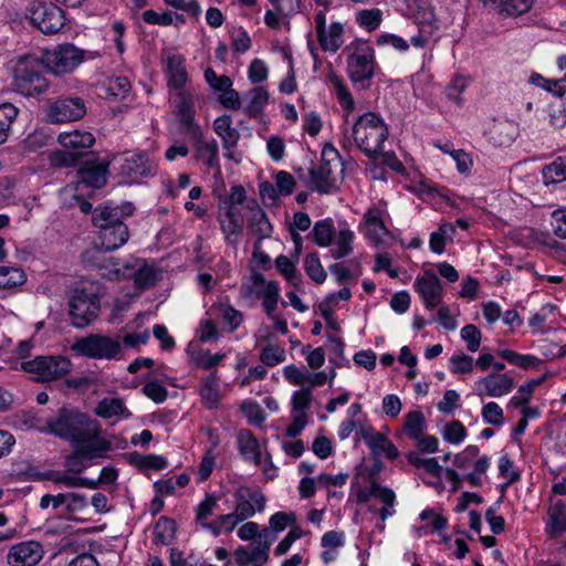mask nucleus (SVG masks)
Here are the masks:
<instances>
[{
    "label": "nucleus",
    "mask_w": 566,
    "mask_h": 566,
    "mask_svg": "<svg viewBox=\"0 0 566 566\" xmlns=\"http://www.w3.org/2000/svg\"><path fill=\"white\" fill-rule=\"evenodd\" d=\"M350 496H353L358 504L368 503L370 500H376L381 504L380 509L369 505L370 513H378L381 524H377L380 531L385 528V521L396 514V494L387 488L377 483L373 474L367 470H359L355 474L350 486Z\"/></svg>",
    "instance_id": "1"
},
{
    "label": "nucleus",
    "mask_w": 566,
    "mask_h": 566,
    "mask_svg": "<svg viewBox=\"0 0 566 566\" xmlns=\"http://www.w3.org/2000/svg\"><path fill=\"white\" fill-rule=\"evenodd\" d=\"M114 165L119 166L123 176L135 179L154 175L156 165L144 154L127 153L113 159Z\"/></svg>",
    "instance_id": "23"
},
{
    "label": "nucleus",
    "mask_w": 566,
    "mask_h": 566,
    "mask_svg": "<svg viewBox=\"0 0 566 566\" xmlns=\"http://www.w3.org/2000/svg\"><path fill=\"white\" fill-rule=\"evenodd\" d=\"M234 507L233 513L241 522L252 517L256 512H262L265 507V496L259 490L250 488H239L233 493Z\"/></svg>",
    "instance_id": "21"
},
{
    "label": "nucleus",
    "mask_w": 566,
    "mask_h": 566,
    "mask_svg": "<svg viewBox=\"0 0 566 566\" xmlns=\"http://www.w3.org/2000/svg\"><path fill=\"white\" fill-rule=\"evenodd\" d=\"M384 19L382 10L378 8L361 9L355 14V21L366 32L376 31Z\"/></svg>",
    "instance_id": "48"
},
{
    "label": "nucleus",
    "mask_w": 566,
    "mask_h": 566,
    "mask_svg": "<svg viewBox=\"0 0 566 566\" xmlns=\"http://www.w3.org/2000/svg\"><path fill=\"white\" fill-rule=\"evenodd\" d=\"M474 367V358L464 353H455L449 359V370L454 375L470 374Z\"/></svg>",
    "instance_id": "62"
},
{
    "label": "nucleus",
    "mask_w": 566,
    "mask_h": 566,
    "mask_svg": "<svg viewBox=\"0 0 566 566\" xmlns=\"http://www.w3.org/2000/svg\"><path fill=\"white\" fill-rule=\"evenodd\" d=\"M499 356L505 359L509 364L522 369H533L538 366L541 359L531 354H521L512 349H500Z\"/></svg>",
    "instance_id": "47"
},
{
    "label": "nucleus",
    "mask_w": 566,
    "mask_h": 566,
    "mask_svg": "<svg viewBox=\"0 0 566 566\" xmlns=\"http://www.w3.org/2000/svg\"><path fill=\"white\" fill-rule=\"evenodd\" d=\"M218 507V497L213 494L207 493L203 500L196 507V521L202 528L207 530L209 518L214 514Z\"/></svg>",
    "instance_id": "51"
},
{
    "label": "nucleus",
    "mask_w": 566,
    "mask_h": 566,
    "mask_svg": "<svg viewBox=\"0 0 566 566\" xmlns=\"http://www.w3.org/2000/svg\"><path fill=\"white\" fill-rule=\"evenodd\" d=\"M413 287L426 310L433 311L442 304L443 286L432 271H424L421 276H418Z\"/></svg>",
    "instance_id": "20"
},
{
    "label": "nucleus",
    "mask_w": 566,
    "mask_h": 566,
    "mask_svg": "<svg viewBox=\"0 0 566 566\" xmlns=\"http://www.w3.org/2000/svg\"><path fill=\"white\" fill-rule=\"evenodd\" d=\"M250 226L252 230L262 239L269 238L273 231L266 213L259 207L252 210L250 218Z\"/></svg>",
    "instance_id": "60"
},
{
    "label": "nucleus",
    "mask_w": 566,
    "mask_h": 566,
    "mask_svg": "<svg viewBox=\"0 0 566 566\" xmlns=\"http://www.w3.org/2000/svg\"><path fill=\"white\" fill-rule=\"evenodd\" d=\"M190 481L187 473H181L177 476L158 480L154 483L155 492L160 496L174 495L178 489L186 488Z\"/></svg>",
    "instance_id": "49"
},
{
    "label": "nucleus",
    "mask_w": 566,
    "mask_h": 566,
    "mask_svg": "<svg viewBox=\"0 0 566 566\" xmlns=\"http://www.w3.org/2000/svg\"><path fill=\"white\" fill-rule=\"evenodd\" d=\"M174 114L176 115L184 133L190 137H200L201 127L195 119V95L188 90L176 91L172 96Z\"/></svg>",
    "instance_id": "17"
},
{
    "label": "nucleus",
    "mask_w": 566,
    "mask_h": 566,
    "mask_svg": "<svg viewBox=\"0 0 566 566\" xmlns=\"http://www.w3.org/2000/svg\"><path fill=\"white\" fill-rule=\"evenodd\" d=\"M294 527L296 525V514L292 511L285 512L280 511L272 514L269 518V526L264 527L261 533L269 532L268 539L271 538V543L276 539V534L282 533L287 527Z\"/></svg>",
    "instance_id": "38"
},
{
    "label": "nucleus",
    "mask_w": 566,
    "mask_h": 566,
    "mask_svg": "<svg viewBox=\"0 0 566 566\" xmlns=\"http://www.w3.org/2000/svg\"><path fill=\"white\" fill-rule=\"evenodd\" d=\"M195 143V156L202 160L209 168L220 170L219 147L216 139L206 140L203 134L200 137H191Z\"/></svg>",
    "instance_id": "34"
},
{
    "label": "nucleus",
    "mask_w": 566,
    "mask_h": 566,
    "mask_svg": "<svg viewBox=\"0 0 566 566\" xmlns=\"http://www.w3.org/2000/svg\"><path fill=\"white\" fill-rule=\"evenodd\" d=\"M71 348L81 356L109 360L119 358L122 344L109 336L91 334L76 339Z\"/></svg>",
    "instance_id": "13"
},
{
    "label": "nucleus",
    "mask_w": 566,
    "mask_h": 566,
    "mask_svg": "<svg viewBox=\"0 0 566 566\" xmlns=\"http://www.w3.org/2000/svg\"><path fill=\"white\" fill-rule=\"evenodd\" d=\"M240 455L247 462H259L261 454L266 450L256 437L248 429H240L235 436Z\"/></svg>",
    "instance_id": "27"
},
{
    "label": "nucleus",
    "mask_w": 566,
    "mask_h": 566,
    "mask_svg": "<svg viewBox=\"0 0 566 566\" xmlns=\"http://www.w3.org/2000/svg\"><path fill=\"white\" fill-rule=\"evenodd\" d=\"M496 12L504 18H518L530 12L535 0H491Z\"/></svg>",
    "instance_id": "36"
},
{
    "label": "nucleus",
    "mask_w": 566,
    "mask_h": 566,
    "mask_svg": "<svg viewBox=\"0 0 566 566\" xmlns=\"http://www.w3.org/2000/svg\"><path fill=\"white\" fill-rule=\"evenodd\" d=\"M471 83V77L464 74H455L446 87V96L457 106H462L464 99L462 94Z\"/></svg>",
    "instance_id": "46"
},
{
    "label": "nucleus",
    "mask_w": 566,
    "mask_h": 566,
    "mask_svg": "<svg viewBox=\"0 0 566 566\" xmlns=\"http://www.w3.org/2000/svg\"><path fill=\"white\" fill-rule=\"evenodd\" d=\"M269 532L260 533V541L254 546H240L234 552L239 566H263L269 560V552L272 545Z\"/></svg>",
    "instance_id": "24"
},
{
    "label": "nucleus",
    "mask_w": 566,
    "mask_h": 566,
    "mask_svg": "<svg viewBox=\"0 0 566 566\" xmlns=\"http://www.w3.org/2000/svg\"><path fill=\"white\" fill-rule=\"evenodd\" d=\"M92 432L83 440H75L74 453L67 459L66 465L73 472H81L84 468L92 464L94 459L104 458L106 452L111 450V442Z\"/></svg>",
    "instance_id": "10"
},
{
    "label": "nucleus",
    "mask_w": 566,
    "mask_h": 566,
    "mask_svg": "<svg viewBox=\"0 0 566 566\" xmlns=\"http://www.w3.org/2000/svg\"><path fill=\"white\" fill-rule=\"evenodd\" d=\"M45 114L51 123L74 122L86 114V105L81 97H62L50 102Z\"/></svg>",
    "instance_id": "18"
},
{
    "label": "nucleus",
    "mask_w": 566,
    "mask_h": 566,
    "mask_svg": "<svg viewBox=\"0 0 566 566\" xmlns=\"http://www.w3.org/2000/svg\"><path fill=\"white\" fill-rule=\"evenodd\" d=\"M419 518L427 522L423 526H415L413 530L418 536L428 535L429 532H441L447 528L448 520L440 513L426 509L419 514Z\"/></svg>",
    "instance_id": "41"
},
{
    "label": "nucleus",
    "mask_w": 566,
    "mask_h": 566,
    "mask_svg": "<svg viewBox=\"0 0 566 566\" xmlns=\"http://www.w3.org/2000/svg\"><path fill=\"white\" fill-rule=\"evenodd\" d=\"M80 180L71 186L102 188L106 184L107 167L104 164L90 165L80 170Z\"/></svg>",
    "instance_id": "35"
},
{
    "label": "nucleus",
    "mask_w": 566,
    "mask_h": 566,
    "mask_svg": "<svg viewBox=\"0 0 566 566\" xmlns=\"http://www.w3.org/2000/svg\"><path fill=\"white\" fill-rule=\"evenodd\" d=\"M18 114L19 109L13 104L3 103L0 105V145L8 140L12 124Z\"/></svg>",
    "instance_id": "50"
},
{
    "label": "nucleus",
    "mask_w": 566,
    "mask_h": 566,
    "mask_svg": "<svg viewBox=\"0 0 566 566\" xmlns=\"http://www.w3.org/2000/svg\"><path fill=\"white\" fill-rule=\"evenodd\" d=\"M50 136L41 129L30 133L22 142L24 153L35 154L42 151L49 144Z\"/></svg>",
    "instance_id": "59"
},
{
    "label": "nucleus",
    "mask_w": 566,
    "mask_h": 566,
    "mask_svg": "<svg viewBox=\"0 0 566 566\" xmlns=\"http://www.w3.org/2000/svg\"><path fill=\"white\" fill-rule=\"evenodd\" d=\"M211 312L220 317L230 332L237 329L243 321V315L229 303H219L211 307Z\"/></svg>",
    "instance_id": "44"
},
{
    "label": "nucleus",
    "mask_w": 566,
    "mask_h": 566,
    "mask_svg": "<svg viewBox=\"0 0 566 566\" xmlns=\"http://www.w3.org/2000/svg\"><path fill=\"white\" fill-rule=\"evenodd\" d=\"M422 470L433 479L426 481L427 484L441 489L443 486V480L446 479L453 484V490L458 488V473L453 469L440 465L436 458H428L423 463Z\"/></svg>",
    "instance_id": "29"
},
{
    "label": "nucleus",
    "mask_w": 566,
    "mask_h": 566,
    "mask_svg": "<svg viewBox=\"0 0 566 566\" xmlns=\"http://www.w3.org/2000/svg\"><path fill=\"white\" fill-rule=\"evenodd\" d=\"M133 212L134 206L130 202L120 206L105 205L95 211L93 221L99 229L101 245L105 251L116 250L127 242L129 233L122 219Z\"/></svg>",
    "instance_id": "2"
},
{
    "label": "nucleus",
    "mask_w": 566,
    "mask_h": 566,
    "mask_svg": "<svg viewBox=\"0 0 566 566\" xmlns=\"http://www.w3.org/2000/svg\"><path fill=\"white\" fill-rule=\"evenodd\" d=\"M42 59L52 73L61 75L73 72L86 57L82 49L66 43L45 50Z\"/></svg>",
    "instance_id": "15"
},
{
    "label": "nucleus",
    "mask_w": 566,
    "mask_h": 566,
    "mask_svg": "<svg viewBox=\"0 0 566 566\" xmlns=\"http://www.w3.org/2000/svg\"><path fill=\"white\" fill-rule=\"evenodd\" d=\"M481 417L486 424L500 427L504 423V411L495 401H489L482 406Z\"/></svg>",
    "instance_id": "63"
},
{
    "label": "nucleus",
    "mask_w": 566,
    "mask_h": 566,
    "mask_svg": "<svg viewBox=\"0 0 566 566\" xmlns=\"http://www.w3.org/2000/svg\"><path fill=\"white\" fill-rule=\"evenodd\" d=\"M329 83L332 91L344 112V116L348 118V116L355 111V101L348 86L342 77L335 74L329 76Z\"/></svg>",
    "instance_id": "37"
},
{
    "label": "nucleus",
    "mask_w": 566,
    "mask_h": 566,
    "mask_svg": "<svg viewBox=\"0 0 566 566\" xmlns=\"http://www.w3.org/2000/svg\"><path fill=\"white\" fill-rule=\"evenodd\" d=\"M57 140L62 147L69 149L74 155L84 153L95 143L94 136L90 132L84 130L61 133L57 137Z\"/></svg>",
    "instance_id": "31"
},
{
    "label": "nucleus",
    "mask_w": 566,
    "mask_h": 566,
    "mask_svg": "<svg viewBox=\"0 0 566 566\" xmlns=\"http://www.w3.org/2000/svg\"><path fill=\"white\" fill-rule=\"evenodd\" d=\"M426 428L427 422L422 411L413 410L405 415L402 430L409 439L419 438Z\"/></svg>",
    "instance_id": "45"
},
{
    "label": "nucleus",
    "mask_w": 566,
    "mask_h": 566,
    "mask_svg": "<svg viewBox=\"0 0 566 566\" xmlns=\"http://www.w3.org/2000/svg\"><path fill=\"white\" fill-rule=\"evenodd\" d=\"M514 388V379L505 373H490L473 385V394L480 399L501 398Z\"/></svg>",
    "instance_id": "19"
},
{
    "label": "nucleus",
    "mask_w": 566,
    "mask_h": 566,
    "mask_svg": "<svg viewBox=\"0 0 566 566\" xmlns=\"http://www.w3.org/2000/svg\"><path fill=\"white\" fill-rule=\"evenodd\" d=\"M441 434L447 442L458 446L467 439L468 431L461 421L452 420L444 424Z\"/></svg>",
    "instance_id": "58"
},
{
    "label": "nucleus",
    "mask_w": 566,
    "mask_h": 566,
    "mask_svg": "<svg viewBox=\"0 0 566 566\" xmlns=\"http://www.w3.org/2000/svg\"><path fill=\"white\" fill-rule=\"evenodd\" d=\"M99 313V298L94 286L77 287L69 301V316L76 328L90 325Z\"/></svg>",
    "instance_id": "9"
},
{
    "label": "nucleus",
    "mask_w": 566,
    "mask_h": 566,
    "mask_svg": "<svg viewBox=\"0 0 566 566\" xmlns=\"http://www.w3.org/2000/svg\"><path fill=\"white\" fill-rule=\"evenodd\" d=\"M96 416L103 419L115 421L126 420L132 417L130 410L126 407L124 399L117 397H105L94 408Z\"/></svg>",
    "instance_id": "28"
},
{
    "label": "nucleus",
    "mask_w": 566,
    "mask_h": 566,
    "mask_svg": "<svg viewBox=\"0 0 566 566\" xmlns=\"http://www.w3.org/2000/svg\"><path fill=\"white\" fill-rule=\"evenodd\" d=\"M245 199V189L240 185L232 186L227 195L219 198L217 219L227 241L237 238L243 229Z\"/></svg>",
    "instance_id": "5"
},
{
    "label": "nucleus",
    "mask_w": 566,
    "mask_h": 566,
    "mask_svg": "<svg viewBox=\"0 0 566 566\" xmlns=\"http://www.w3.org/2000/svg\"><path fill=\"white\" fill-rule=\"evenodd\" d=\"M415 20L420 29H430L431 32L434 33H437L439 29L433 8L428 3H421L418 6L417 11L415 12Z\"/></svg>",
    "instance_id": "55"
},
{
    "label": "nucleus",
    "mask_w": 566,
    "mask_h": 566,
    "mask_svg": "<svg viewBox=\"0 0 566 566\" xmlns=\"http://www.w3.org/2000/svg\"><path fill=\"white\" fill-rule=\"evenodd\" d=\"M199 395L203 405L209 409H214L219 406L221 400L219 379L216 373L202 379Z\"/></svg>",
    "instance_id": "39"
},
{
    "label": "nucleus",
    "mask_w": 566,
    "mask_h": 566,
    "mask_svg": "<svg viewBox=\"0 0 566 566\" xmlns=\"http://www.w3.org/2000/svg\"><path fill=\"white\" fill-rule=\"evenodd\" d=\"M335 227L332 219H323L317 221L313 227V240L322 248H327L332 244V238L335 234Z\"/></svg>",
    "instance_id": "52"
},
{
    "label": "nucleus",
    "mask_w": 566,
    "mask_h": 566,
    "mask_svg": "<svg viewBox=\"0 0 566 566\" xmlns=\"http://www.w3.org/2000/svg\"><path fill=\"white\" fill-rule=\"evenodd\" d=\"M244 99V113L250 117L259 118L264 114L270 102V93L265 86L259 85L248 91Z\"/></svg>",
    "instance_id": "33"
},
{
    "label": "nucleus",
    "mask_w": 566,
    "mask_h": 566,
    "mask_svg": "<svg viewBox=\"0 0 566 566\" xmlns=\"http://www.w3.org/2000/svg\"><path fill=\"white\" fill-rule=\"evenodd\" d=\"M13 84L24 96H38L46 92L49 83L41 74L40 60L33 54H25L14 61Z\"/></svg>",
    "instance_id": "7"
},
{
    "label": "nucleus",
    "mask_w": 566,
    "mask_h": 566,
    "mask_svg": "<svg viewBox=\"0 0 566 566\" xmlns=\"http://www.w3.org/2000/svg\"><path fill=\"white\" fill-rule=\"evenodd\" d=\"M261 293L259 300L262 301L263 311L266 316H272L277 308V304L281 298V286L276 281L265 280V283H261Z\"/></svg>",
    "instance_id": "40"
},
{
    "label": "nucleus",
    "mask_w": 566,
    "mask_h": 566,
    "mask_svg": "<svg viewBox=\"0 0 566 566\" xmlns=\"http://www.w3.org/2000/svg\"><path fill=\"white\" fill-rule=\"evenodd\" d=\"M551 527L554 533L566 532V503L559 501L549 510Z\"/></svg>",
    "instance_id": "64"
},
{
    "label": "nucleus",
    "mask_w": 566,
    "mask_h": 566,
    "mask_svg": "<svg viewBox=\"0 0 566 566\" xmlns=\"http://www.w3.org/2000/svg\"><path fill=\"white\" fill-rule=\"evenodd\" d=\"M354 240L355 232L347 224L340 226L332 238V244H328L332 256L339 260L352 254Z\"/></svg>",
    "instance_id": "32"
},
{
    "label": "nucleus",
    "mask_w": 566,
    "mask_h": 566,
    "mask_svg": "<svg viewBox=\"0 0 566 566\" xmlns=\"http://www.w3.org/2000/svg\"><path fill=\"white\" fill-rule=\"evenodd\" d=\"M27 282V274L18 265L0 266V290H13Z\"/></svg>",
    "instance_id": "43"
},
{
    "label": "nucleus",
    "mask_w": 566,
    "mask_h": 566,
    "mask_svg": "<svg viewBox=\"0 0 566 566\" xmlns=\"http://www.w3.org/2000/svg\"><path fill=\"white\" fill-rule=\"evenodd\" d=\"M45 554L43 545L34 539L22 541L12 545L7 554L9 566H35Z\"/></svg>",
    "instance_id": "22"
},
{
    "label": "nucleus",
    "mask_w": 566,
    "mask_h": 566,
    "mask_svg": "<svg viewBox=\"0 0 566 566\" xmlns=\"http://www.w3.org/2000/svg\"><path fill=\"white\" fill-rule=\"evenodd\" d=\"M161 277V272L154 264L142 263L133 274L134 284L139 290L153 286Z\"/></svg>",
    "instance_id": "42"
},
{
    "label": "nucleus",
    "mask_w": 566,
    "mask_h": 566,
    "mask_svg": "<svg viewBox=\"0 0 566 566\" xmlns=\"http://www.w3.org/2000/svg\"><path fill=\"white\" fill-rule=\"evenodd\" d=\"M265 277L261 273L252 274L249 280L244 281L240 286V297L243 301H254L259 298L261 293V283H265Z\"/></svg>",
    "instance_id": "56"
},
{
    "label": "nucleus",
    "mask_w": 566,
    "mask_h": 566,
    "mask_svg": "<svg viewBox=\"0 0 566 566\" xmlns=\"http://www.w3.org/2000/svg\"><path fill=\"white\" fill-rule=\"evenodd\" d=\"M49 433L60 437L71 442L83 440L90 433L101 430L97 421L90 419L86 415L67 408H61L55 415L46 421Z\"/></svg>",
    "instance_id": "4"
},
{
    "label": "nucleus",
    "mask_w": 566,
    "mask_h": 566,
    "mask_svg": "<svg viewBox=\"0 0 566 566\" xmlns=\"http://www.w3.org/2000/svg\"><path fill=\"white\" fill-rule=\"evenodd\" d=\"M213 130L221 138L226 150L224 156L234 159L233 149L240 139L239 132L232 127V119L229 115H222L213 120Z\"/></svg>",
    "instance_id": "26"
},
{
    "label": "nucleus",
    "mask_w": 566,
    "mask_h": 566,
    "mask_svg": "<svg viewBox=\"0 0 566 566\" xmlns=\"http://www.w3.org/2000/svg\"><path fill=\"white\" fill-rule=\"evenodd\" d=\"M240 523H242L241 520L233 512L221 514L207 525V531L213 536H219L223 533H231Z\"/></svg>",
    "instance_id": "53"
},
{
    "label": "nucleus",
    "mask_w": 566,
    "mask_h": 566,
    "mask_svg": "<svg viewBox=\"0 0 566 566\" xmlns=\"http://www.w3.org/2000/svg\"><path fill=\"white\" fill-rule=\"evenodd\" d=\"M240 410L252 426L262 427L266 419V413L255 400L245 399L241 401Z\"/></svg>",
    "instance_id": "54"
},
{
    "label": "nucleus",
    "mask_w": 566,
    "mask_h": 566,
    "mask_svg": "<svg viewBox=\"0 0 566 566\" xmlns=\"http://www.w3.org/2000/svg\"><path fill=\"white\" fill-rule=\"evenodd\" d=\"M545 184H556L566 180V157H558L543 169Z\"/></svg>",
    "instance_id": "57"
},
{
    "label": "nucleus",
    "mask_w": 566,
    "mask_h": 566,
    "mask_svg": "<svg viewBox=\"0 0 566 566\" xmlns=\"http://www.w3.org/2000/svg\"><path fill=\"white\" fill-rule=\"evenodd\" d=\"M25 14L33 25L45 34L57 33L65 25V12L52 2L32 0Z\"/></svg>",
    "instance_id": "12"
},
{
    "label": "nucleus",
    "mask_w": 566,
    "mask_h": 566,
    "mask_svg": "<svg viewBox=\"0 0 566 566\" xmlns=\"http://www.w3.org/2000/svg\"><path fill=\"white\" fill-rule=\"evenodd\" d=\"M364 439L374 455L385 457L389 460L398 458L397 447L385 434L370 429L364 434Z\"/></svg>",
    "instance_id": "30"
},
{
    "label": "nucleus",
    "mask_w": 566,
    "mask_h": 566,
    "mask_svg": "<svg viewBox=\"0 0 566 566\" xmlns=\"http://www.w3.org/2000/svg\"><path fill=\"white\" fill-rule=\"evenodd\" d=\"M275 266L280 274L293 286L297 287L300 277L296 275V261H292L286 255H279L275 259Z\"/></svg>",
    "instance_id": "61"
},
{
    "label": "nucleus",
    "mask_w": 566,
    "mask_h": 566,
    "mask_svg": "<svg viewBox=\"0 0 566 566\" xmlns=\"http://www.w3.org/2000/svg\"><path fill=\"white\" fill-rule=\"evenodd\" d=\"M350 136L366 156L374 158L382 151L389 129L380 115L367 112L355 120Z\"/></svg>",
    "instance_id": "3"
},
{
    "label": "nucleus",
    "mask_w": 566,
    "mask_h": 566,
    "mask_svg": "<svg viewBox=\"0 0 566 566\" xmlns=\"http://www.w3.org/2000/svg\"><path fill=\"white\" fill-rule=\"evenodd\" d=\"M389 223L390 216L386 203L378 202L365 211L358 224V231L370 245L384 247L392 239Z\"/></svg>",
    "instance_id": "8"
},
{
    "label": "nucleus",
    "mask_w": 566,
    "mask_h": 566,
    "mask_svg": "<svg viewBox=\"0 0 566 566\" xmlns=\"http://www.w3.org/2000/svg\"><path fill=\"white\" fill-rule=\"evenodd\" d=\"M71 360L63 356H38L20 363V369L39 381H53L71 371Z\"/></svg>",
    "instance_id": "11"
},
{
    "label": "nucleus",
    "mask_w": 566,
    "mask_h": 566,
    "mask_svg": "<svg viewBox=\"0 0 566 566\" xmlns=\"http://www.w3.org/2000/svg\"><path fill=\"white\" fill-rule=\"evenodd\" d=\"M344 53L349 80L365 86L374 76L377 64L374 48L367 40L355 39L345 48Z\"/></svg>",
    "instance_id": "6"
},
{
    "label": "nucleus",
    "mask_w": 566,
    "mask_h": 566,
    "mask_svg": "<svg viewBox=\"0 0 566 566\" xmlns=\"http://www.w3.org/2000/svg\"><path fill=\"white\" fill-rule=\"evenodd\" d=\"M165 56L168 86L176 91L184 90L188 81L185 57L174 50H168Z\"/></svg>",
    "instance_id": "25"
},
{
    "label": "nucleus",
    "mask_w": 566,
    "mask_h": 566,
    "mask_svg": "<svg viewBox=\"0 0 566 566\" xmlns=\"http://www.w3.org/2000/svg\"><path fill=\"white\" fill-rule=\"evenodd\" d=\"M343 171L338 150L333 145H325L321 154V164L312 171V182L321 193H327Z\"/></svg>",
    "instance_id": "14"
},
{
    "label": "nucleus",
    "mask_w": 566,
    "mask_h": 566,
    "mask_svg": "<svg viewBox=\"0 0 566 566\" xmlns=\"http://www.w3.org/2000/svg\"><path fill=\"white\" fill-rule=\"evenodd\" d=\"M314 32L324 52L336 53L345 43V24L340 21H327L325 10H318L313 17Z\"/></svg>",
    "instance_id": "16"
}]
</instances>
